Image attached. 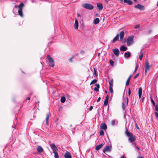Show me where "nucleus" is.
<instances>
[{
  "label": "nucleus",
  "instance_id": "1",
  "mask_svg": "<svg viewBox=\"0 0 158 158\" xmlns=\"http://www.w3.org/2000/svg\"><path fill=\"white\" fill-rule=\"evenodd\" d=\"M24 6L23 3L21 2L18 6H15L13 9V12L15 14H17V11H18L19 15L21 17H23V14L22 11V9Z\"/></svg>",
  "mask_w": 158,
  "mask_h": 158
},
{
  "label": "nucleus",
  "instance_id": "2",
  "mask_svg": "<svg viewBox=\"0 0 158 158\" xmlns=\"http://www.w3.org/2000/svg\"><path fill=\"white\" fill-rule=\"evenodd\" d=\"M124 32L123 31H122L120 33L119 35L118 34L112 40V42L113 43H115L118 40L119 36L120 37V41H122L124 36Z\"/></svg>",
  "mask_w": 158,
  "mask_h": 158
},
{
  "label": "nucleus",
  "instance_id": "3",
  "mask_svg": "<svg viewBox=\"0 0 158 158\" xmlns=\"http://www.w3.org/2000/svg\"><path fill=\"white\" fill-rule=\"evenodd\" d=\"M126 134L127 136L129 137L128 140L131 143H133L136 139L135 136L133 135L132 134L128 131L127 130L126 131Z\"/></svg>",
  "mask_w": 158,
  "mask_h": 158
},
{
  "label": "nucleus",
  "instance_id": "4",
  "mask_svg": "<svg viewBox=\"0 0 158 158\" xmlns=\"http://www.w3.org/2000/svg\"><path fill=\"white\" fill-rule=\"evenodd\" d=\"M50 147L53 151V152L55 154L54 157L55 158H59L58 154L56 152V150H57V149L55 144L54 143L50 145Z\"/></svg>",
  "mask_w": 158,
  "mask_h": 158
},
{
  "label": "nucleus",
  "instance_id": "5",
  "mask_svg": "<svg viewBox=\"0 0 158 158\" xmlns=\"http://www.w3.org/2000/svg\"><path fill=\"white\" fill-rule=\"evenodd\" d=\"M47 59L48 60L49 66L50 67H53L54 65V62L52 57L50 55L47 56Z\"/></svg>",
  "mask_w": 158,
  "mask_h": 158
},
{
  "label": "nucleus",
  "instance_id": "6",
  "mask_svg": "<svg viewBox=\"0 0 158 158\" xmlns=\"http://www.w3.org/2000/svg\"><path fill=\"white\" fill-rule=\"evenodd\" d=\"M134 43V36L131 35L128 37L127 40V45L130 46Z\"/></svg>",
  "mask_w": 158,
  "mask_h": 158
},
{
  "label": "nucleus",
  "instance_id": "7",
  "mask_svg": "<svg viewBox=\"0 0 158 158\" xmlns=\"http://www.w3.org/2000/svg\"><path fill=\"white\" fill-rule=\"evenodd\" d=\"M82 6L84 8L89 10H92L94 8V6L92 5L87 3L83 4Z\"/></svg>",
  "mask_w": 158,
  "mask_h": 158
},
{
  "label": "nucleus",
  "instance_id": "8",
  "mask_svg": "<svg viewBox=\"0 0 158 158\" xmlns=\"http://www.w3.org/2000/svg\"><path fill=\"white\" fill-rule=\"evenodd\" d=\"M151 66L149 65L148 61L147 59L146 60L145 63V73L146 74L148 71L150 70Z\"/></svg>",
  "mask_w": 158,
  "mask_h": 158
},
{
  "label": "nucleus",
  "instance_id": "9",
  "mask_svg": "<svg viewBox=\"0 0 158 158\" xmlns=\"http://www.w3.org/2000/svg\"><path fill=\"white\" fill-rule=\"evenodd\" d=\"M112 147L111 146H106L103 150V152L105 153L106 152H110L111 151Z\"/></svg>",
  "mask_w": 158,
  "mask_h": 158
},
{
  "label": "nucleus",
  "instance_id": "10",
  "mask_svg": "<svg viewBox=\"0 0 158 158\" xmlns=\"http://www.w3.org/2000/svg\"><path fill=\"white\" fill-rule=\"evenodd\" d=\"M134 7L135 8H138L141 10H143L144 9V6L141 5L139 4H138L137 5L135 6Z\"/></svg>",
  "mask_w": 158,
  "mask_h": 158
},
{
  "label": "nucleus",
  "instance_id": "11",
  "mask_svg": "<svg viewBox=\"0 0 158 158\" xmlns=\"http://www.w3.org/2000/svg\"><path fill=\"white\" fill-rule=\"evenodd\" d=\"M113 52L114 54L117 56H118L119 54V51L118 48H115L113 49Z\"/></svg>",
  "mask_w": 158,
  "mask_h": 158
},
{
  "label": "nucleus",
  "instance_id": "12",
  "mask_svg": "<svg viewBox=\"0 0 158 158\" xmlns=\"http://www.w3.org/2000/svg\"><path fill=\"white\" fill-rule=\"evenodd\" d=\"M101 129L104 130H106L107 129V127L106 123H103L101 124L100 126Z\"/></svg>",
  "mask_w": 158,
  "mask_h": 158
},
{
  "label": "nucleus",
  "instance_id": "13",
  "mask_svg": "<svg viewBox=\"0 0 158 158\" xmlns=\"http://www.w3.org/2000/svg\"><path fill=\"white\" fill-rule=\"evenodd\" d=\"M64 157L65 158H71L70 153L68 152H66L64 154Z\"/></svg>",
  "mask_w": 158,
  "mask_h": 158
},
{
  "label": "nucleus",
  "instance_id": "14",
  "mask_svg": "<svg viewBox=\"0 0 158 158\" xmlns=\"http://www.w3.org/2000/svg\"><path fill=\"white\" fill-rule=\"evenodd\" d=\"M78 28V22L77 19H76L75 21V24L74 25V28L75 29H77Z\"/></svg>",
  "mask_w": 158,
  "mask_h": 158
},
{
  "label": "nucleus",
  "instance_id": "15",
  "mask_svg": "<svg viewBox=\"0 0 158 158\" xmlns=\"http://www.w3.org/2000/svg\"><path fill=\"white\" fill-rule=\"evenodd\" d=\"M131 56V53L129 52H125L124 53V57L125 58H129Z\"/></svg>",
  "mask_w": 158,
  "mask_h": 158
},
{
  "label": "nucleus",
  "instance_id": "16",
  "mask_svg": "<svg viewBox=\"0 0 158 158\" xmlns=\"http://www.w3.org/2000/svg\"><path fill=\"white\" fill-rule=\"evenodd\" d=\"M127 49V48L124 45L121 46L120 48V50L121 51H126Z\"/></svg>",
  "mask_w": 158,
  "mask_h": 158
},
{
  "label": "nucleus",
  "instance_id": "17",
  "mask_svg": "<svg viewBox=\"0 0 158 158\" xmlns=\"http://www.w3.org/2000/svg\"><path fill=\"white\" fill-rule=\"evenodd\" d=\"M142 90L141 87L139 88V92H138L139 97V98H140L141 97L142 94Z\"/></svg>",
  "mask_w": 158,
  "mask_h": 158
},
{
  "label": "nucleus",
  "instance_id": "18",
  "mask_svg": "<svg viewBox=\"0 0 158 158\" xmlns=\"http://www.w3.org/2000/svg\"><path fill=\"white\" fill-rule=\"evenodd\" d=\"M95 85L96 86V87H94V90L97 92L99 91V89L100 88L99 84H95Z\"/></svg>",
  "mask_w": 158,
  "mask_h": 158
},
{
  "label": "nucleus",
  "instance_id": "19",
  "mask_svg": "<svg viewBox=\"0 0 158 158\" xmlns=\"http://www.w3.org/2000/svg\"><path fill=\"white\" fill-rule=\"evenodd\" d=\"M37 149L38 152H43V149L40 146H38L37 148Z\"/></svg>",
  "mask_w": 158,
  "mask_h": 158
},
{
  "label": "nucleus",
  "instance_id": "20",
  "mask_svg": "<svg viewBox=\"0 0 158 158\" xmlns=\"http://www.w3.org/2000/svg\"><path fill=\"white\" fill-rule=\"evenodd\" d=\"M123 2L124 3H127L129 5H131L133 4V2L131 0H124Z\"/></svg>",
  "mask_w": 158,
  "mask_h": 158
},
{
  "label": "nucleus",
  "instance_id": "21",
  "mask_svg": "<svg viewBox=\"0 0 158 158\" xmlns=\"http://www.w3.org/2000/svg\"><path fill=\"white\" fill-rule=\"evenodd\" d=\"M103 144L102 143H101L98 145H97L95 148V149L97 150H99L103 146Z\"/></svg>",
  "mask_w": 158,
  "mask_h": 158
},
{
  "label": "nucleus",
  "instance_id": "22",
  "mask_svg": "<svg viewBox=\"0 0 158 158\" xmlns=\"http://www.w3.org/2000/svg\"><path fill=\"white\" fill-rule=\"evenodd\" d=\"M50 112L48 113L46 115V123L47 124H48L49 122H48V119L49 118V115H50Z\"/></svg>",
  "mask_w": 158,
  "mask_h": 158
},
{
  "label": "nucleus",
  "instance_id": "23",
  "mask_svg": "<svg viewBox=\"0 0 158 158\" xmlns=\"http://www.w3.org/2000/svg\"><path fill=\"white\" fill-rule=\"evenodd\" d=\"M97 6L98 7V9L99 10H102L103 9V6L101 3H97Z\"/></svg>",
  "mask_w": 158,
  "mask_h": 158
},
{
  "label": "nucleus",
  "instance_id": "24",
  "mask_svg": "<svg viewBox=\"0 0 158 158\" xmlns=\"http://www.w3.org/2000/svg\"><path fill=\"white\" fill-rule=\"evenodd\" d=\"M99 19L98 18L95 19L94 21V23L95 24H98L99 22Z\"/></svg>",
  "mask_w": 158,
  "mask_h": 158
},
{
  "label": "nucleus",
  "instance_id": "25",
  "mask_svg": "<svg viewBox=\"0 0 158 158\" xmlns=\"http://www.w3.org/2000/svg\"><path fill=\"white\" fill-rule=\"evenodd\" d=\"M131 75H130L128 78L127 80V81L126 85H129V82L130 81V80L131 79Z\"/></svg>",
  "mask_w": 158,
  "mask_h": 158
},
{
  "label": "nucleus",
  "instance_id": "26",
  "mask_svg": "<svg viewBox=\"0 0 158 158\" xmlns=\"http://www.w3.org/2000/svg\"><path fill=\"white\" fill-rule=\"evenodd\" d=\"M65 101V98L64 97H62L60 99V101L62 103H64Z\"/></svg>",
  "mask_w": 158,
  "mask_h": 158
},
{
  "label": "nucleus",
  "instance_id": "27",
  "mask_svg": "<svg viewBox=\"0 0 158 158\" xmlns=\"http://www.w3.org/2000/svg\"><path fill=\"white\" fill-rule=\"evenodd\" d=\"M94 74L95 75V77L98 76V74L97 73V70L96 69V68H95V67H94Z\"/></svg>",
  "mask_w": 158,
  "mask_h": 158
},
{
  "label": "nucleus",
  "instance_id": "28",
  "mask_svg": "<svg viewBox=\"0 0 158 158\" xmlns=\"http://www.w3.org/2000/svg\"><path fill=\"white\" fill-rule=\"evenodd\" d=\"M97 81V80H96V79H94L93 81H92L90 83V84L91 85L92 84H94L96 83Z\"/></svg>",
  "mask_w": 158,
  "mask_h": 158
},
{
  "label": "nucleus",
  "instance_id": "29",
  "mask_svg": "<svg viewBox=\"0 0 158 158\" xmlns=\"http://www.w3.org/2000/svg\"><path fill=\"white\" fill-rule=\"evenodd\" d=\"M109 87H112L113 86V80L112 79L109 82Z\"/></svg>",
  "mask_w": 158,
  "mask_h": 158
},
{
  "label": "nucleus",
  "instance_id": "30",
  "mask_svg": "<svg viewBox=\"0 0 158 158\" xmlns=\"http://www.w3.org/2000/svg\"><path fill=\"white\" fill-rule=\"evenodd\" d=\"M100 135L102 136L104 135V132L102 130H101L99 132Z\"/></svg>",
  "mask_w": 158,
  "mask_h": 158
},
{
  "label": "nucleus",
  "instance_id": "31",
  "mask_svg": "<svg viewBox=\"0 0 158 158\" xmlns=\"http://www.w3.org/2000/svg\"><path fill=\"white\" fill-rule=\"evenodd\" d=\"M108 102V100H105L104 102V105L105 106L107 105Z\"/></svg>",
  "mask_w": 158,
  "mask_h": 158
},
{
  "label": "nucleus",
  "instance_id": "32",
  "mask_svg": "<svg viewBox=\"0 0 158 158\" xmlns=\"http://www.w3.org/2000/svg\"><path fill=\"white\" fill-rule=\"evenodd\" d=\"M109 63L111 66L113 65L114 61L113 60H109Z\"/></svg>",
  "mask_w": 158,
  "mask_h": 158
},
{
  "label": "nucleus",
  "instance_id": "33",
  "mask_svg": "<svg viewBox=\"0 0 158 158\" xmlns=\"http://www.w3.org/2000/svg\"><path fill=\"white\" fill-rule=\"evenodd\" d=\"M151 102L152 104L154 106H155V104L154 102V101L153 99L151 98Z\"/></svg>",
  "mask_w": 158,
  "mask_h": 158
},
{
  "label": "nucleus",
  "instance_id": "34",
  "mask_svg": "<svg viewBox=\"0 0 158 158\" xmlns=\"http://www.w3.org/2000/svg\"><path fill=\"white\" fill-rule=\"evenodd\" d=\"M143 57V54L142 53L139 56V59L140 60H142V58Z\"/></svg>",
  "mask_w": 158,
  "mask_h": 158
},
{
  "label": "nucleus",
  "instance_id": "35",
  "mask_svg": "<svg viewBox=\"0 0 158 158\" xmlns=\"http://www.w3.org/2000/svg\"><path fill=\"white\" fill-rule=\"evenodd\" d=\"M109 90L110 91V92L111 94H112L113 93V89H112V87H111V86L109 87Z\"/></svg>",
  "mask_w": 158,
  "mask_h": 158
},
{
  "label": "nucleus",
  "instance_id": "36",
  "mask_svg": "<svg viewBox=\"0 0 158 158\" xmlns=\"http://www.w3.org/2000/svg\"><path fill=\"white\" fill-rule=\"evenodd\" d=\"M138 66L137 64L136 63V65H135V71H134V72H135L137 71V70L138 69Z\"/></svg>",
  "mask_w": 158,
  "mask_h": 158
},
{
  "label": "nucleus",
  "instance_id": "37",
  "mask_svg": "<svg viewBox=\"0 0 158 158\" xmlns=\"http://www.w3.org/2000/svg\"><path fill=\"white\" fill-rule=\"evenodd\" d=\"M155 110L156 111L158 112V104H157L156 105L155 107Z\"/></svg>",
  "mask_w": 158,
  "mask_h": 158
},
{
  "label": "nucleus",
  "instance_id": "38",
  "mask_svg": "<svg viewBox=\"0 0 158 158\" xmlns=\"http://www.w3.org/2000/svg\"><path fill=\"white\" fill-rule=\"evenodd\" d=\"M135 125L136 128L138 129H139V127H138L137 123L136 121H135Z\"/></svg>",
  "mask_w": 158,
  "mask_h": 158
},
{
  "label": "nucleus",
  "instance_id": "39",
  "mask_svg": "<svg viewBox=\"0 0 158 158\" xmlns=\"http://www.w3.org/2000/svg\"><path fill=\"white\" fill-rule=\"evenodd\" d=\"M122 109L123 110H125V104L123 102L122 103Z\"/></svg>",
  "mask_w": 158,
  "mask_h": 158
},
{
  "label": "nucleus",
  "instance_id": "40",
  "mask_svg": "<svg viewBox=\"0 0 158 158\" xmlns=\"http://www.w3.org/2000/svg\"><path fill=\"white\" fill-rule=\"evenodd\" d=\"M140 27V25L139 24H138L135 26L134 28L135 29H137Z\"/></svg>",
  "mask_w": 158,
  "mask_h": 158
},
{
  "label": "nucleus",
  "instance_id": "41",
  "mask_svg": "<svg viewBox=\"0 0 158 158\" xmlns=\"http://www.w3.org/2000/svg\"><path fill=\"white\" fill-rule=\"evenodd\" d=\"M139 73H137L134 77V79H136V78H137V77H138V76H139Z\"/></svg>",
  "mask_w": 158,
  "mask_h": 158
},
{
  "label": "nucleus",
  "instance_id": "42",
  "mask_svg": "<svg viewBox=\"0 0 158 158\" xmlns=\"http://www.w3.org/2000/svg\"><path fill=\"white\" fill-rule=\"evenodd\" d=\"M131 89L130 88H129L128 92V94L129 96L131 94Z\"/></svg>",
  "mask_w": 158,
  "mask_h": 158
},
{
  "label": "nucleus",
  "instance_id": "43",
  "mask_svg": "<svg viewBox=\"0 0 158 158\" xmlns=\"http://www.w3.org/2000/svg\"><path fill=\"white\" fill-rule=\"evenodd\" d=\"M155 114L156 117L157 118H158V113L157 112H155Z\"/></svg>",
  "mask_w": 158,
  "mask_h": 158
},
{
  "label": "nucleus",
  "instance_id": "44",
  "mask_svg": "<svg viewBox=\"0 0 158 158\" xmlns=\"http://www.w3.org/2000/svg\"><path fill=\"white\" fill-rule=\"evenodd\" d=\"M111 124L113 125H114L115 124V120H113L112 121Z\"/></svg>",
  "mask_w": 158,
  "mask_h": 158
},
{
  "label": "nucleus",
  "instance_id": "45",
  "mask_svg": "<svg viewBox=\"0 0 158 158\" xmlns=\"http://www.w3.org/2000/svg\"><path fill=\"white\" fill-rule=\"evenodd\" d=\"M132 145L135 148V147L137 146L136 144L135 143H133Z\"/></svg>",
  "mask_w": 158,
  "mask_h": 158
},
{
  "label": "nucleus",
  "instance_id": "46",
  "mask_svg": "<svg viewBox=\"0 0 158 158\" xmlns=\"http://www.w3.org/2000/svg\"><path fill=\"white\" fill-rule=\"evenodd\" d=\"M74 57L73 56L71 57L69 59V60L71 61V62H72V59H73Z\"/></svg>",
  "mask_w": 158,
  "mask_h": 158
},
{
  "label": "nucleus",
  "instance_id": "47",
  "mask_svg": "<svg viewBox=\"0 0 158 158\" xmlns=\"http://www.w3.org/2000/svg\"><path fill=\"white\" fill-rule=\"evenodd\" d=\"M135 148H136L137 149L138 151L140 149V148L137 146Z\"/></svg>",
  "mask_w": 158,
  "mask_h": 158
},
{
  "label": "nucleus",
  "instance_id": "48",
  "mask_svg": "<svg viewBox=\"0 0 158 158\" xmlns=\"http://www.w3.org/2000/svg\"><path fill=\"white\" fill-rule=\"evenodd\" d=\"M109 0H105V2L106 3V4H108L109 3Z\"/></svg>",
  "mask_w": 158,
  "mask_h": 158
},
{
  "label": "nucleus",
  "instance_id": "49",
  "mask_svg": "<svg viewBox=\"0 0 158 158\" xmlns=\"http://www.w3.org/2000/svg\"><path fill=\"white\" fill-rule=\"evenodd\" d=\"M108 99H109V96L108 95H107L106 97V99L105 100H108Z\"/></svg>",
  "mask_w": 158,
  "mask_h": 158
},
{
  "label": "nucleus",
  "instance_id": "50",
  "mask_svg": "<svg viewBox=\"0 0 158 158\" xmlns=\"http://www.w3.org/2000/svg\"><path fill=\"white\" fill-rule=\"evenodd\" d=\"M93 108V106H91L89 108V110H91Z\"/></svg>",
  "mask_w": 158,
  "mask_h": 158
},
{
  "label": "nucleus",
  "instance_id": "51",
  "mask_svg": "<svg viewBox=\"0 0 158 158\" xmlns=\"http://www.w3.org/2000/svg\"><path fill=\"white\" fill-rule=\"evenodd\" d=\"M101 100V98L100 97H99L98 98L97 100V102H99Z\"/></svg>",
  "mask_w": 158,
  "mask_h": 158
},
{
  "label": "nucleus",
  "instance_id": "52",
  "mask_svg": "<svg viewBox=\"0 0 158 158\" xmlns=\"http://www.w3.org/2000/svg\"><path fill=\"white\" fill-rule=\"evenodd\" d=\"M126 112H124V116H123L124 118H125L126 117Z\"/></svg>",
  "mask_w": 158,
  "mask_h": 158
},
{
  "label": "nucleus",
  "instance_id": "53",
  "mask_svg": "<svg viewBox=\"0 0 158 158\" xmlns=\"http://www.w3.org/2000/svg\"><path fill=\"white\" fill-rule=\"evenodd\" d=\"M121 158H126L124 156H121Z\"/></svg>",
  "mask_w": 158,
  "mask_h": 158
},
{
  "label": "nucleus",
  "instance_id": "54",
  "mask_svg": "<svg viewBox=\"0 0 158 158\" xmlns=\"http://www.w3.org/2000/svg\"><path fill=\"white\" fill-rule=\"evenodd\" d=\"M128 98H127V105L128 104Z\"/></svg>",
  "mask_w": 158,
  "mask_h": 158
},
{
  "label": "nucleus",
  "instance_id": "55",
  "mask_svg": "<svg viewBox=\"0 0 158 158\" xmlns=\"http://www.w3.org/2000/svg\"><path fill=\"white\" fill-rule=\"evenodd\" d=\"M84 53V52L83 51H81V54H83V53Z\"/></svg>",
  "mask_w": 158,
  "mask_h": 158
},
{
  "label": "nucleus",
  "instance_id": "56",
  "mask_svg": "<svg viewBox=\"0 0 158 158\" xmlns=\"http://www.w3.org/2000/svg\"><path fill=\"white\" fill-rule=\"evenodd\" d=\"M77 16L78 17H80L81 16V15H80V14H79L78 13L77 14Z\"/></svg>",
  "mask_w": 158,
  "mask_h": 158
},
{
  "label": "nucleus",
  "instance_id": "57",
  "mask_svg": "<svg viewBox=\"0 0 158 158\" xmlns=\"http://www.w3.org/2000/svg\"><path fill=\"white\" fill-rule=\"evenodd\" d=\"M27 99L28 100H30V97H28Z\"/></svg>",
  "mask_w": 158,
  "mask_h": 158
},
{
  "label": "nucleus",
  "instance_id": "58",
  "mask_svg": "<svg viewBox=\"0 0 158 158\" xmlns=\"http://www.w3.org/2000/svg\"><path fill=\"white\" fill-rule=\"evenodd\" d=\"M138 158H144V157L143 156H139Z\"/></svg>",
  "mask_w": 158,
  "mask_h": 158
},
{
  "label": "nucleus",
  "instance_id": "59",
  "mask_svg": "<svg viewBox=\"0 0 158 158\" xmlns=\"http://www.w3.org/2000/svg\"><path fill=\"white\" fill-rule=\"evenodd\" d=\"M144 98L143 97L142 98V102H143V100H144Z\"/></svg>",
  "mask_w": 158,
  "mask_h": 158
},
{
  "label": "nucleus",
  "instance_id": "60",
  "mask_svg": "<svg viewBox=\"0 0 158 158\" xmlns=\"http://www.w3.org/2000/svg\"><path fill=\"white\" fill-rule=\"evenodd\" d=\"M100 53H98V56H99L100 55Z\"/></svg>",
  "mask_w": 158,
  "mask_h": 158
},
{
  "label": "nucleus",
  "instance_id": "61",
  "mask_svg": "<svg viewBox=\"0 0 158 158\" xmlns=\"http://www.w3.org/2000/svg\"><path fill=\"white\" fill-rule=\"evenodd\" d=\"M105 93H107V90H105Z\"/></svg>",
  "mask_w": 158,
  "mask_h": 158
},
{
  "label": "nucleus",
  "instance_id": "62",
  "mask_svg": "<svg viewBox=\"0 0 158 158\" xmlns=\"http://www.w3.org/2000/svg\"><path fill=\"white\" fill-rule=\"evenodd\" d=\"M118 1H120V2H122L123 0H118Z\"/></svg>",
  "mask_w": 158,
  "mask_h": 158
},
{
  "label": "nucleus",
  "instance_id": "63",
  "mask_svg": "<svg viewBox=\"0 0 158 158\" xmlns=\"http://www.w3.org/2000/svg\"><path fill=\"white\" fill-rule=\"evenodd\" d=\"M137 0H133V1H134V2H136L137 1Z\"/></svg>",
  "mask_w": 158,
  "mask_h": 158
},
{
  "label": "nucleus",
  "instance_id": "64",
  "mask_svg": "<svg viewBox=\"0 0 158 158\" xmlns=\"http://www.w3.org/2000/svg\"><path fill=\"white\" fill-rule=\"evenodd\" d=\"M126 41L125 40V41L123 42V43H124L125 42H126Z\"/></svg>",
  "mask_w": 158,
  "mask_h": 158
}]
</instances>
